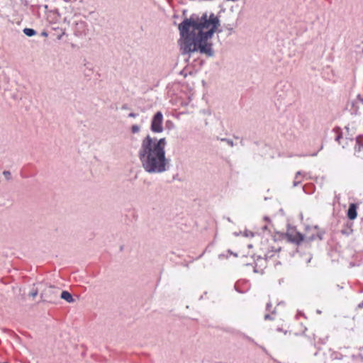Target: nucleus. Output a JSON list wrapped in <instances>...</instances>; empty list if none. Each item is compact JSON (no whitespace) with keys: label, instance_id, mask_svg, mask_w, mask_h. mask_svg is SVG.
<instances>
[{"label":"nucleus","instance_id":"obj_11","mask_svg":"<svg viewBox=\"0 0 363 363\" xmlns=\"http://www.w3.org/2000/svg\"><path fill=\"white\" fill-rule=\"evenodd\" d=\"M139 130H140V127L138 125H133L131 127V132L133 133H136L139 132Z\"/></svg>","mask_w":363,"mask_h":363},{"label":"nucleus","instance_id":"obj_13","mask_svg":"<svg viewBox=\"0 0 363 363\" xmlns=\"http://www.w3.org/2000/svg\"><path fill=\"white\" fill-rule=\"evenodd\" d=\"M4 174L7 177L8 176L10 175V172H7V171H5V172H4Z\"/></svg>","mask_w":363,"mask_h":363},{"label":"nucleus","instance_id":"obj_1","mask_svg":"<svg viewBox=\"0 0 363 363\" xmlns=\"http://www.w3.org/2000/svg\"><path fill=\"white\" fill-rule=\"evenodd\" d=\"M220 26L218 18L205 13L201 17L191 16L185 18L178 26L181 48L184 53L199 51L208 56L213 55L211 44L208 43Z\"/></svg>","mask_w":363,"mask_h":363},{"label":"nucleus","instance_id":"obj_14","mask_svg":"<svg viewBox=\"0 0 363 363\" xmlns=\"http://www.w3.org/2000/svg\"><path fill=\"white\" fill-rule=\"evenodd\" d=\"M135 116H136V114H135V113H130L129 114V117L134 118V117H135Z\"/></svg>","mask_w":363,"mask_h":363},{"label":"nucleus","instance_id":"obj_16","mask_svg":"<svg viewBox=\"0 0 363 363\" xmlns=\"http://www.w3.org/2000/svg\"><path fill=\"white\" fill-rule=\"evenodd\" d=\"M43 35H45V36H47V33H43Z\"/></svg>","mask_w":363,"mask_h":363},{"label":"nucleus","instance_id":"obj_6","mask_svg":"<svg viewBox=\"0 0 363 363\" xmlns=\"http://www.w3.org/2000/svg\"><path fill=\"white\" fill-rule=\"evenodd\" d=\"M162 121L163 116L161 112H157L154 116L152 123L151 130L155 133H160L162 131Z\"/></svg>","mask_w":363,"mask_h":363},{"label":"nucleus","instance_id":"obj_4","mask_svg":"<svg viewBox=\"0 0 363 363\" xmlns=\"http://www.w3.org/2000/svg\"><path fill=\"white\" fill-rule=\"evenodd\" d=\"M323 233V230L318 226L308 225L302 234L303 243L310 245L313 241L321 240Z\"/></svg>","mask_w":363,"mask_h":363},{"label":"nucleus","instance_id":"obj_12","mask_svg":"<svg viewBox=\"0 0 363 363\" xmlns=\"http://www.w3.org/2000/svg\"><path fill=\"white\" fill-rule=\"evenodd\" d=\"M55 289L53 287H49V289L43 294V295L46 296L48 293L52 294L54 293Z\"/></svg>","mask_w":363,"mask_h":363},{"label":"nucleus","instance_id":"obj_9","mask_svg":"<svg viewBox=\"0 0 363 363\" xmlns=\"http://www.w3.org/2000/svg\"><path fill=\"white\" fill-rule=\"evenodd\" d=\"M23 33L28 36H33L35 34V31L32 28H25Z\"/></svg>","mask_w":363,"mask_h":363},{"label":"nucleus","instance_id":"obj_5","mask_svg":"<svg viewBox=\"0 0 363 363\" xmlns=\"http://www.w3.org/2000/svg\"><path fill=\"white\" fill-rule=\"evenodd\" d=\"M287 240L296 245L303 243L302 233L298 232L295 228H289L286 233Z\"/></svg>","mask_w":363,"mask_h":363},{"label":"nucleus","instance_id":"obj_7","mask_svg":"<svg viewBox=\"0 0 363 363\" xmlns=\"http://www.w3.org/2000/svg\"><path fill=\"white\" fill-rule=\"evenodd\" d=\"M357 206L355 203H350L347 211V217L350 220H354L357 218Z\"/></svg>","mask_w":363,"mask_h":363},{"label":"nucleus","instance_id":"obj_8","mask_svg":"<svg viewBox=\"0 0 363 363\" xmlns=\"http://www.w3.org/2000/svg\"><path fill=\"white\" fill-rule=\"evenodd\" d=\"M60 297L65 300L66 301H67L68 303H72L74 301V299L72 298V296L71 295L70 293H69L68 291H63L62 293H61V296Z\"/></svg>","mask_w":363,"mask_h":363},{"label":"nucleus","instance_id":"obj_3","mask_svg":"<svg viewBox=\"0 0 363 363\" xmlns=\"http://www.w3.org/2000/svg\"><path fill=\"white\" fill-rule=\"evenodd\" d=\"M280 250L281 246L272 236L262 238L260 250L266 259L273 257L274 254L279 252Z\"/></svg>","mask_w":363,"mask_h":363},{"label":"nucleus","instance_id":"obj_15","mask_svg":"<svg viewBox=\"0 0 363 363\" xmlns=\"http://www.w3.org/2000/svg\"><path fill=\"white\" fill-rule=\"evenodd\" d=\"M36 295H37V291L33 292V293H31V296H32L33 297H35Z\"/></svg>","mask_w":363,"mask_h":363},{"label":"nucleus","instance_id":"obj_10","mask_svg":"<svg viewBox=\"0 0 363 363\" xmlns=\"http://www.w3.org/2000/svg\"><path fill=\"white\" fill-rule=\"evenodd\" d=\"M264 319L267 320H277L276 316H272V315H265L264 316ZM281 320L279 318L278 319V321H280Z\"/></svg>","mask_w":363,"mask_h":363},{"label":"nucleus","instance_id":"obj_2","mask_svg":"<svg viewBox=\"0 0 363 363\" xmlns=\"http://www.w3.org/2000/svg\"><path fill=\"white\" fill-rule=\"evenodd\" d=\"M164 138L155 140L147 135L142 143L139 157L145 169L148 172H162L165 170Z\"/></svg>","mask_w":363,"mask_h":363}]
</instances>
